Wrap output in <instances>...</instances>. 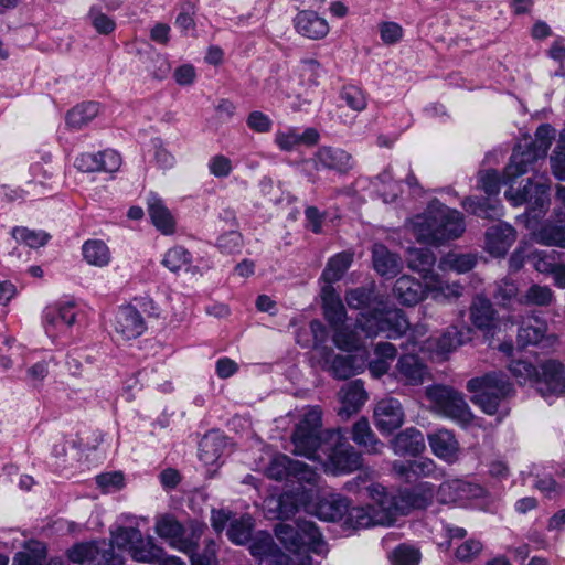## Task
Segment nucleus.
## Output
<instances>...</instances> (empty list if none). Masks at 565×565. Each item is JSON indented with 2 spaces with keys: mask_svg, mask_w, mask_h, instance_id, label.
Instances as JSON below:
<instances>
[{
  "mask_svg": "<svg viewBox=\"0 0 565 565\" xmlns=\"http://www.w3.org/2000/svg\"><path fill=\"white\" fill-rule=\"evenodd\" d=\"M12 236L17 242L24 243L31 248H38L45 245L49 235L43 231H32L26 227H14Z\"/></svg>",
  "mask_w": 565,
  "mask_h": 565,
  "instance_id": "obj_51",
  "label": "nucleus"
},
{
  "mask_svg": "<svg viewBox=\"0 0 565 565\" xmlns=\"http://www.w3.org/2000/svg\"><path fill=\"white\" fill-rule=\"evenodd\" d=\"M536 390L546 401L565 396V365L557 360H546L540 365Z\"/></svg>",
  "mask_w": 565,
  "mask_h": 565,
  "instance_id": "obj_15",
  "label": "nucleus"
},
{
  "mask_svg": "<svg viewBox=\"0 0 565 565\" xmlns=\"http://www.w3.org/2000/svg\"><path fill=\"white\" fill-rule=\"evenodd\" d=\"M426 395L434 409L444 417L461 426H468L473 420V415L461 393L447 386L434 385L427 387Z\"/></svg>",
  "mask_w": 565,
  "mask_h": 565,
  "instance_id": "obj_13",
  "label": "nucleus"
},
{
  "mask_svg": "<svg viewBox=\"0 0 565 565\" xmlns=\"http://www.w3.org/2000/svg\"><path fill=\"white\" fill-rule=\"evenodd\" d=\"M365 339L362 338V347L349 352H355L347 356L335 355L332 352L326 355L324 363L332 374L338 379H348L364 371L367 361Z\"/></svg>",
  "mask_w": 565,
  "mask_h": 565,
  "instance_id": "obj_17",
  "label": "nucleus"
},
{
  "mask_svg": "<svg viewBox=\"0 0 565 565\" xmlns=\"http://www.w3.org/2000/svg\"><path fill=\"white\" fill-rule=\"evenodd\" d=\"M150 218L158 231L163 235H171L175 231V220L162 199L150 193L147 199Z\"/></svg>",
  "mask_w": 565,
  "mask_h": 565,
  "instance_id": "obj_31",
  "label": "nucleus"
},
{
  "mask_svg": "<svg viewBox=\"0 0 565 565\" xmlns=\"http://www.w3.org/2000/svg\"><path fill=\"white\" fill-rule=\"evenodd\" d=\"M113 328L115 333L125 341L137 339L147 330V324L141 313L132 306H121L117 309Z\"/></svg>",
  "mask_w": 565,
  "mask_h": 565,
  "instance_id": "obj_19",
  "label": "nucleus"
},
{
  "mask_svg": "<svg viewBox=\"0 0 565 565\" xmlns=\"http://www.w3.org/2000/svg\"><path fill=\"white\" fill-rule=\"evenodd\" d=\"M469 328L449 326L438 338L428 337L426 324H416L406 340V349L437 356H447L469 339Z\"/></svg>",
  "mask_w": 565,
  "mask_h": 565,
  "instance_id": "obj_8",
  "label": "nucleus"
},
{
  "mask_svg": "<svg viewBox=\"0 0 565 565\" xmlns=\"http://www.w3.org/2000/svg\"><path fill=\"white\" fill-rule=\"evenodd\" d=\"M500 178L497 171L489 170L479 173L478 184L489 195L494 196L500 192Z\"/></svg>",
  "mask_w": 565,
  "mask_h": 565,
  "instance_id": "obj_64",
  "label": "nucleus"
},
{
  "mask_svg": "<svg viewBox=\"0 0 565 565\" xmlns=\"http://www.w3.org/2000/svg\"><path fill=\"white\" fill-rule=\"evenodd\" d=\"M353 255L349 252L339 253L330 258L321 276L324 285L332 286V282L338 281L350 267Z\"/></svg>",
  "mask_w": 565,
  "mask_h": 565,
  "instance_id": "obj_44",
  "label": "nucleus"
},
{
  "mask_svg": "<svg viewBox=\"0 0 565 565\" xmlns=\"http://www.w3.org/2000/svg\"><path fill=\"white\" fill-rule=\"evenodd\" d=\"M321 409L309 408L292 434L294 454L319 461L327 472L350 473L361 467V456L341 430L321 431Z\"/></svg>",
  "mask_w": 565,
  "mask_h": 565,
  "instance_id": "obj_1",
  "label": "nucleus"
},
{
  "mask_svg": "<svg viewBox=\"0 0 565 565\" xmlns=\"http://www.w3.org/2000/svg\"><path fill=\"white\" fill-rule=\"evenodd\" d=\"M373 507H349L345 522L353 527H369L374 525L388 526L395 521L388 503V493L380 483H373L367 488Z\"/></svg>",
  "mask_w": 565,
  "mask_h": 565,
  "instance_id": "obj_10",
  "label": "nucleus"
},
{
  "mask_svg": "<svg viewBox=\"0 0 565 565\" xmlns=\"http://www.w3.org/2000/svg\"><path fill=\"white\" fill-rule=\"evenodd\" d=\"M547 322L537 316L523 319L518 331V344L522 348L536 345L547 338Z\"/></svg>",
  "mask_w": 565,
  "mask_h": 565,
  "instance_id": "obj_32",
  "label": "nucleus"
},
{
  "mask_svg": "<svg viewBox=\"0 0 565 565\" xmlns=\"http://www.w3.org/2000/svg\"><path fill=\"white\" fill-rule=\"evenodd\" d=\"M324 75L322 65L313 58L302 60L298 68L299 84L305 88L317 87Z\"/></svg>",
  "mask_w": 565,
  "mask_h": 565,
  "instance_id": "obj_45",
  "label": "nucleus"
},
{
  "mask_svg": "<svg viewBox=\"0 0 565 565\" xmlns=\"http://www.w3.org/2000/svg\"><path fill=\"white\" fill-rule=\"evenodd\" d=\"M403 347L408 353L403 354L398 359L394 376L397 381L404 384L419 385L428 377V370L426 365L414 354L416 351L407 350L406 342Z\"/></svg>",
  "mask_w": 565,
  "mask_h": 565,
  "instance_id": "obj_22",
  "label": "nucleus"
},
{
  "mask_svg": "<svg viewBox=\"0 0 565 565\" xmlns=\"http://www.w3.org/2000/svg\"><path fill=\"white\" fill-rule=\"evenodd\" d=\"M435 255L427 248H409L407 250L408 268L418 273L424 280L426 274H434Z\"/></svg>",
  "mask_w": 565,
  "mask_h": 565,
  "instance_id": "obj_41",
  "label": "nucleus"
},
{
  "mask_svg": "<svg viewBox=\"0 0 565 565\" xmlns=\"http://www.w3.org/2000/svg\"><path fill=\"white\" fill-rule=\"evenodd\" d=\"M433 454L447 463L459 458L460 447L455 435L448 429H438L427 437Z\"/></svg>",
  "mask_w": 565,
  "mask_h": 565,
  "instance_id": "obj_25",
  "label": "nucleus"
},
{
  "mask_svg": "<svg viewBox=\"0 0 565 565\" xmlns=\"http://www.w3.org/2000/svg\"><path fill=\"white\" fill-rule=\"evenodd\" d=\"M192 256L188 249L182 246H173L169 248L161 260V264L172 273L188 269L191 264Z\"/></svg>",
  "mask_w": 565,
  "mask_h": 565,
  "instance_id": "obj_47",
  "label": "nucleus"
},
{
  "mask_svg": "<svg viewBox=\"0 0 565 565\" xmlns=\"http://www.w3.org/2000/svg\"><path fill=\"white\" fill-rule=\"evenodd\" d=\"M437 498L436 487L430 482H419L409 490L399 491L397 495L388 494V503L396 519L412 509H424Z\"/></svg>",
  "mask_w": 565,
  "mask_h": 565,
  "instance_id": "obj_14",
  "label": "nucleus"
},
{
  "mask_svg": "<svg viewBox=\"0 0 565 565\" xmlns=\"http://www.w3.org/2000/svg\"><path fill=\"white\" fill-rule=\"evenodd\" d=\"M373 266L377 274L386 278H393L402 270L401 258L390 252L384 245L373 246Z\"/></svg>",
  "mask_w": 565,
  "mask_h": 565,
  "instance_id": "obj_35",
  "label": "nucleus"
},
{
  "mask_svg": "<svg viewBox=\"0 0 565 565\" xmlns=\"http://www.w3.org/2000/svg\"><path fill=\"white\" fill-rule=\"evenodd\" d=\"M352 439L355 444L365 448L369 452L377 454L383 448V444L372 431L366 418H361L353 425Z\"/></svg>",
  "mask_w": 565,
  "mask_h": 565,
  "instance_id": "obj_39",
  "label": "nucleus"
},
{
  "mask_svg": "<svg viewBox=\"0 0 565 565\" xmlns=\"http://www.w3.org/2000/svg\"><path fill=\"white\" fill-rule=\"evenodd\" d=\"M319 140V134L313 128H307L302 132L296 128L278 130L275 135V143L284 151H291L299 145H315Z\"/></svg>",
  "mask_w": 565,
  "mask_h": 565,
  "instance_id": "obj_33",
  "label": "nucleus"
},
{
  "mask_svg": "<svg viewBox=\"0 0 565 565\" xmlns=\"http://www.w3.org/2000/svg\"><path fill=\"white\" fill-rule=\"evenodd\" d=\"M96 483L105 493L116 492L125 487V477L119 471L100 473L96 477Z\"/></svg>",
  "mask_w": 565,
  "mask_h": 565,
  "instance_id": "obj_56",
  "label": "nucleus"
},
{
  "mask_svg": "<svg viewBox=\"0 0 565 565\" xmlns=\"http://www.w3.org/2000/svg\"><path fill=\"white\" fill-rule=\"evenodd\" d=\"M321 484L320 477L318 476L317 494H313L310 502L303 503L302 508L324 521H339L344 516L347 518L350 502L345 498L332 495L328 499L319 500Z\"/></svg>",
  "mask_w": 565,
  "mask_h": 565,
  "instance_id": "obj_18",
  "label": "nucleus"
},
{
  "mask_svg": "<svg viewBox=\"0 0 565 565\" xmlns=\"http://www.w3.org/2000/svg\"><path fill=\"white\" fill-rule=\"evenodd\" d=\"M247 127L257 132V134H266L269 132L273 128L271 118L259 110H254L249 113L246 119Z\"/></svg>",
  "mask_w": 565,
  "mask_h": 565,
  "instance_id": "obj_62",
  "label": "nucleus"
},
{
  "mask_svg": "<svg viewBox=\"0 0 565 565\" xmlns=\"http://www.w3.org/2000/svg\"><path fill=\"white\" fill-rule=\"evenodd\" d=\"M341 407L339 415L348 419L353 413H356L366 401V393L360 381L347 383L339 392Z\"/></svg>",
  "mask_w": 565,
  "mask_h": 565,
  "instance_id": "obj_29",
  "label": "nucleus"
},
{
  "mask_svg": "<svg viewBox=\"0 0 565 565\" xmlns=\"http://www.w3.org/2000/svg\"><path fill=\"white\" fill-rule=\"evenodd\" d=\"M373 290L370 288L351 289L345 295L347 303L352 309H366L372 301Z\"/></svg>",
  "mask_w": 565,
  "mask_h": 565,
  "instance_id": "obj_59",
  "label": "nucleus"
},
{
  "mask_svg": "<svg viewBox=\"0 0 565 565\" xmlns=\"http://www.w3.org/2000/svg\"><path fill=\"white\" fill-rule=\"evenodd\" d=\"M554 137L555 130L550 125L540 126L531 145L525 149L519 145L514 149L504 169L502 183L508 185V189H514V181L519 177L534 170L539 160H544Z\"/></svg>",
  "mask_w": 565,
  "mask_h": 565,
  "instance_id": "obj_7",
  "label": "nucleus"
},
{
  "mask_svg": "<svg viewBox=\"0 0 565 565\" xmlns=\"http://www.w3.org/2000/svg\"><path fill=\"white\" fill-rule=\"evenodd\" d=\"M266 475L275 480H282L288 477L295 478L298 483L296 489L306 490V495L299 499L302 504L310 502L313 494H317L318 473L307 463L292 460L286 455L274 456L266 469Z\"/></svg>",
  "mask_w": 565,
  "mask_h": 565,
  "instance_id": "obj_11",
  "label": "nucleus"
},
{
  "mask_svg": "<svg viewBox=\"0 0 565 565\" xmlns=\"http://www.w3.org/2000/svg\"><path fill=\"white\" fill-rule=\"evenodd\" d=\"M306 495V490L295 489L279 497L269 495L264 500L263 508L268 519H286L292 515L302 503L299 499Z\"/></svg>",
  "mask_w": 565,
  "mask_h": 565,
  "instance_id": "obj_23",
  "label": "nucleus"
},
{
  "mask_svg": "<svg viewBox=\"0 0 565 565\" xmlns=\"http://www.w3.org/2000/svg\"><path fill=\"white\" fill-rule=\"evenodd\" d=\"M423 281L426 284L427 297L430 296L435 301H449L459 298L462 294L460 284L448 282L437 273L426 274Z\"/></svg>",
  "mask_w": 565,
  "mask_h": 565,
  "instance_id": "obj_30",
  "label": "nucleus"
},
{
  "mask_svg": "<svg viewBox=\"0 0 565 565\" xmlns=\"http://www.w3.org/2000/svg\"><path fill=\"white\" fill-rule=\"evenodd\" d=\"M470 319L475 327L489 330L494 320V311L491 302L483 297H477L470 308Z\"/></svg>",
  "mask_w": 565,
  "mask_h": 565,
  "instance_id": "obj_43",
  "label": "nucleus"
},
{
  "mask_svg": "<svg viewBox=\"0 0 565 565\" xmlns=\"http://www.w3.org/2000/svg\"><path fill=\"white\" fill-rule=\"evenodd\" d=\"M462 206L470 213L480 217L492 218L500 215V206L497 203H481L477 199L467 198Z\"/></svg>",
  "mask_w": 565,
  "mask_h": 565,
  "instance_id": "obj_55",
  "label": "nucleus"
},
{
  "mask_svg": "<svg viewBox=\"0 0 565 565\" xmlns=\"http://www.w3.org/2000/svg\"><path fill=\"white\" fill-rule=\"evenodd\" d=\"M321 299L324 317L334 329L333 342L342 351L362 347V337L358 333V330L364 333V338H375L381 333H385L388 338H397L409 327L404 312L394 308L386 311L376 309L361 312L355 329L342 328L341 324L347 317L345 308L331 285L321 287Z\"/></svg>",
  "mask_w": 565,
  "mask_h": 565,
  "instance_id": "obj_2",
  "label": "nucleus"
},
{
  "mask_svg": "<svg viewBox=\"0 0 565 565\" xmlns=\"http://www.w3.org/2000/svg\"><path fill=\"white\" fill-rule=\"evenodd\" d=\"M553 174L558 180H565V130L559 135L557 146L551 157Z\"/></svg>",
  "mask_w": 565,
  "mask_h": 565,
  "instance_id": "obj_57",
  "label": "nucleus"
},
{
  "mask_svg": "<svg viewBox=\"0 0 565 565\" xmlns=\"http://www.w3.org/2000/svg\"><path fill=\"white\" fill-rule=\"evenodd\" d=\"M189 527L190 534H186L183 524L171 514H161L156 518V534L164 540L171 548L184 554L196 550L205 525L201 522H191Z\"/></svg>",
  "mask_w": 565,
  "mask_h": 565,
  "instance_id": "obj_12",
  "label": "nucleus"
},
{
  "mask_svg": "<svg viewBox=\"0 0 565 565\" xmlns=\"http://www.w3.org/2000/svg\"><path fill=\"white\" fill-rule=\"evenodd\" d=\"M191 558V565H216V544L214 541L210 540L206 542L205 547L202 553H192L189 554Z\"/></svg>",
  "mask_w": 565,
  "mask_h": 565,
  "instance_id": "obj_63",
  "label": "nucleus"
},
{
  "mask_svg": "<svg viewBox=\"0 0 565 565\" xmlns=\"http://www.w3.org/2000/svg\"><path fill=\"white\" fill-rule=\"evenodd\" d=\"M515 238L516 234L511 225L507 223L495 224L486 232L484 248L492 256L502 257L507 254Z\"/></svg>",
  "mask_w": 565,
  "mask_h": 565,
  "instance_id": "obj_24",
  "label": "nucleus"
},
{
  "mask_svg": "<svg viewBox=\"0 0 565 565\" xmlns=\"http://www.w3.org/2000/svg\"><path fill=\"white\" fill-rule=\"evenodd\" d=\"M476 263V256L472 254L449 253L440 260L439 268L463 274L471 270Z\"/></svg>",
  "mask_w": 565,
  "mask_h": 565,
  "instance_id": "obj_48",
  "label": "nucleus"
},
{
  "mask_svg": "<svg viewBox=\"0 0 565 565\" xmlns=\"http://www.w3.org/2000/svg\"><path fill=\"white\" fill-rule=\"evenodd\" d=\"M98 172L105 173H115L121 167V157L120 154L113 150L106 149L104 151L98 152Z\"/></svg>",
  "mask_w": 565,
  "mask_h": 565,
  "instance_id": "obj_58",
  "label": "nucleus"
},
{
  "mask_svg": "<svg viewBox=\"0 0 565 565\" xmlns=\"http://www.w3.org/2000/svg\"><path fill=\"white\" fill-rule=\"evenodd\" d=\"M374 353L375 358L369 363V370L374 377H380L388 371L391 362L396 356V349L392 343L380 342Z\"/></svg>",
  "mask_w": 565,
  "mask_h": 565,
  "instance_id": "obj_40",
  "label": "nucleus"
},
{
  "mask_svg": "<svg viewBox=\"0 0 565 565\" xmlns=\"http://www.w3.org/2000/svg\"><path fill=\"white\" fill-rule=\"evenodd\" d=\"M467 390L473 404L486 414L494 415L501 402L512 394L513 386L503 372L493 371L468 381Z\"/></svg>",
  "mask_w": 565,
  "mask_h": 565,
  "instance_id": "obj_9",
  "label": "nucleus"
},
{
  "mask_svg": "<svg viewBox=\"0 0 565 565\" xmlns=\"http://www.w3.org/2000/svg\"><path fill=\"white\" fill-rule=\"evenodd\" d=\"M295 28L299 34L311 40L323 39L329 33L327 20L310 10H302L296 15Z\"/></svg>",
  "mask_w": 565,
  "mask_h": 565,
  "instance_id": "obj_28",
  "label": "nucleus"
},
{
  "mask_svg": "<svg viewBox=\"0 0 565 565\" xmlns=\"http://www.w3.org/2000/svg\"><path fill=\"white\" fill-rule=\"evenodd\" d=\"M77 317L75 303L71 300L58 301L45 308L43 326L51 338L66 333L75 323Z\"/></svg>",
  "mask_w": 565,
  "mask_h": 565,
  "instance_id": "obj_16",
  "label": "nucleus"
},
{
  "mask_svg": "<svg viewBox=\"0 0 565 565\" xmlns=\"http://www.w3.org/2000/svg\"><path fill=\"white\" fill-rule=\"evenodd\" d=\"M275 533L289 554L278 551L269 534L260 533L249 545L250 554L258 565H310L309 552H324L321 534L310 521H298L296 526L280 523Z\"/></svg>",
  "mask_w": 565,
  "mask_h": 565,
  "instance_id": "obj_4",
  "label": "nucleus"
},
{
  "mask_svg": "<svg viewBox=\"0 0 565 565\" xmlns=\"http://www.w3.org/2000/svg\"><path fill=\"white\" fill-rule=\"evenodd\" d=\"M393 294L402 305L415 306L427 297L426 284L403 275L396 280Z\"/></svg>",
  "mask_w": 565,
  "mask_h": 565,
  "instance_id": "obj_27",
  "label": "nucleus"
},
{
  "mask_svg": "<svg viewBox=\"0 0 565 565\" xmlns=\"http://www.w3.org/2000/svg\"><path fill=\"white\" fill-rule=\"evenodd\" d=\"M407 227L418 242L431 245L456 239L466 230L462 214L439 201H431L424 212L408 221Z\"/></svg>",
  "mask_w": 565,
  "mask_h": 565,
  "instance_id": "obj_6",
  "label": "nucleus"
},
{
  "mask_svg": "<svg viewBox=\"0 0 565 565\" xmlns=\"http://www.w3.org/2000/svg\"><path fill=\"white\" fill-rule=\"evenodd\" d=\"M375 185L384 202L394 201L399 193V184L393 179L390 169L377 175Z\"/></svg>",
  "mask_w": 565,
  "mask_h": 565,
  "instance_id": "obj_52",
  "label": "nucleus"
},
{
  "mask_svg": "<svg viewBox=\"0 0 565 565\" xmlns=\"http://www.w3.org/2000/svg\"><path fill=\"white\" fill-rule=\"evenodd\" d=\"M379 34L384 45L399 43L404 38L403 26L395 21H382L377 24Z\"/></svg>",
  "mask_w": 565,
  "mask_h": 565,
  "instance_id": "obj_53",
  "label": "nucleus"
},
{
  "mask_svg": "<svg viewBox=\"0 0 565 565\" xmlns=\"http://www.w3.org/2000/svg\"><path fill=\"white\" fill-rule=\"evenodd\" d=\"M373 418L382 434H391L403 425L405 415L399 401L388 397L376 404Z\"/></svg>",
  "mask_w": 565,
  "mask_h": 565,
  "instance_id": "obj_21",
  "label": "nucleus"
},
{
  "mask_svg": "<svg viewBox=\"0 0 565 565\" xmlns=\"http://www.w3.org/2000/svg\"><path fill=\"white\" fill-rule=\"evenodd\" d=\"M14 541H17L14 539ZM4 545L14 548L18 545L23 546V551L15 554L13 557L12 565H43V562L46 557V548L42 542L39 541H28L22 543L12 542H2Z\"/></svg>",
  "mask_w": 565,
  "mask_h": 565,
  "instance_id": "obj_36",
  "label": "nucleus"
},
{
  "mask_svg": "<svg viewBox=\"0 0 565 565\" xmlns=\"http://www.w3.org/2000/svg\"><path fill=\"white\" fill-rule=\"evenodd\" d=\"M554 300V292L547 286L537 284L532 285L522 296L518 298V302L527 306H548Z\"/></svg>",
  "mask_w": 565,
  "mask_h": 565,
  "instance_id": "obj_46",
  "label": "nucleus"
},
{
  "mask_svg": "<svg viewBox=\"0 0 565 565\" xmlns=\"http://www.w3.org/2000/svg\"><path fill=\"white\" fill-rule=\"evenodd\" d=\"M548 179L544 175L527 179L526 184L520 189H508L504 193L507 200L514 206L526 204L525 223L532 232L533 239L546 246L565 248V230L546 224L540 230L535 223L543 217L548 209Z\"/></svg>",
  "mask_w": 565,
  "mask_h": 565,
  "instance_id": "obj_5",
  "label": "nucleus"
},
{
  "mask_svg": "<svg viewBox=\"0 0 565 565\" xmlns=\"http://www.w3.org/2000/svg\"><path fill=\"white\" fill-rule=\"evenodd\" d=\"M484 489L476 483L461 479L443 482L437 489V500L440 503L467 502L484 495Z\"/></svg>",
  "mask_w": 565,
  "mask_h": 565,
  "instance_id": "obj_20",
  "label": "nucleus"
},
{
  "mask_svg": "<svg viewBox=\"0 0 565 565\" xmlns=\"http://www.w3.org/2000/svg\"><path fill=\"white\" fill-rule=\"evenodd\" d=\"M341 99L347 106L355 111H362L366 107V98L364 93L355 86H345L341 92Z\"/></svg>",
  "mask_w": 565,
  "mask_h": 565,
  "instance_id": "obj_61",
  "label": "nucleus"
},
{
  "mask_svg": "<svg viewBox=\"0 0 565 565\" xmlns=\"http://www.w3.org/2000/svg\"><path fill=\"white\" fill-rule=\"evenodd\" d=\"M99 113V105L95 102L79 104L66 115V124L74 129H81L90 122Z\"/></svg>",
  "mask_w": 565,
  "mask_h": 565,
  "instance_id": "obj_42",
  "label": "nucleus"
},
{
  "mask_svg": "<svg viewBox=\"0 0 565 565\" xmlns=\"http://www.w3.org/2000/svg\"><path fill=\"white\" fill-rule=\"evenodd\" d=\"M317 169H330L344 172L352 167L351 156L342 149L322 147L313 158Z\"/></svg>",
  "mask_w": 565,
  "mask_h": 565,
  "instance_id": "obj_34",
  "label": "nucleus"
},
{
  "mask_svg": "<svg viewBox=\"0 0 565 565\" xmlns=\"http://www.w3.org/2000/svg\"><path fill=\"white\" fill-rule=\"evenodd\" d=\"M252 529V518L249 515H244L230 524L227 536L234 544L242 545L249 540Z\"/></svg>",
  "mask_w": 565,
  "mask_h": 565,
  "instance_id": "obj_50",
  "label": "nucleus"
},
{
  "mask_svg": "<svg viewBox=\"0 0 565 565\" xmlns=\"http://www.w3.org/2000/svg\"><path fill=\"white\" fill-rule=\"evenodd\" d=\"M210 174L218 179L227 178L233 171V163L230 158L224 154H215L207 162Z\"/></svg>",
  "mask_w": 565,
  "mask_h": 565,
  "instance_id": "obj_60",
  "label": "nucleus"
},
{
  "mask_svg": "<svg viewBox=\"0 0 565 565\" xmlns=\"http://www.w3.org/2000/svg\"><path fill=\"white\" fill-rule=\"evenodd\" d=\"M509 370L520 384L536 381L539 370L530 362L523 360L512 361Z\"/></svg>",
  "mask_w": 565,
  "mask_h": 565,
  "instance_id": "obj_54",
  "label": "nucleus"
},
{
  "mask_svg": "<svg viewBox=\"0 0 565 565\" xmlns=\"http://www.w3.org/2000/svg\"><path fill=\"white\" fill-rule=\"evenodd\" d=\"M85 262L95 267H106L111 260L109 247L102 239H88L82 246Z\"/></svg>",
  "mask_w": 565,
  "mask_h": 565,
  "instance_id": "obj_38",
  "label": "nucleus"
},
{
  "mask_svg": "<svg viewBox=\"0 0 565 565\" xmlns=\"http://www.w3.org/2000/svg\"><path fill=\"white\" fill-rule=\"evenodd\" d=\"M224 447L225 439L221 435L206 434L200 443L199 458L206 466L215 465L221 459Z\"/></svg>",
  "mask_w": 565,
  "mask_h": 565,
  "instance_id": "obj_37",
  "label": "nucleus"
},
{
  "mask_svg": "<svg viewBox=\"0 0 565 565\" xmlns=\"http://www.w3.org/2000/svg\"><path fill=\"white\" fill-rule=\"evenodd\" d=\"M391 448L397 456L415 457L426 448L424 435L414 427L406 428L391 440Z\"/></svg>",
  "mask_w": 565,
  "mask_h": 565,
  "instance_id": "obj_26",
  "label": "nucleus"
},
{
  "mask_svg": "<svg viewBox=\"0 0 565 565\" xmlns=\"http://www.w3.org/2000/svg\"><path fill=\"white\" fill-rule=\"evenodd\" d=\"M140 563L156 564L164 550L152 537L143 539L136 527H119L111 533L110 543H78L67 551L68 559L78 565H124L122 553Z\"/></svg>",
  "mask_w": 565,
  "mask_h": 565,
  "instance_id": "obj_3",
  "label": "nucleus"
},
{
  "mask_svg": "<svg viewBox=\"0 0 565 565\" xmlns=\"http://www.w3.org/2000/svg\"><path fill=\"white\" fill-rule=\"evenodd\" d=\"M420 558L419 550L407 544L398 545L388 555L391 565H419Z\"/></svg>",
  "mask_w": 565,
  "mask_h": 565,
  "instance_id": "obj_49",
  "label": "nucleus"
}]
</instances>
